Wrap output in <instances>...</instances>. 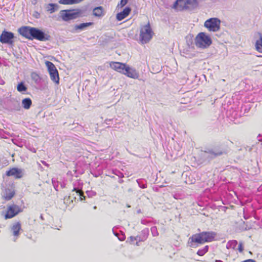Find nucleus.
<instances>
[{
  "mask_svg": "<svg viewBox=\"0 0 262 262\" xmlns=\"http://www.w3.org/2000/svg\"><path fill=\"white\" fill-rule=\"evenodd\" d=\"M131 12V8L129 7H125L123 10L118 13L116 15V18L118 21H121L127 16Z\"/></svg>",
  "mask_w": 262,
  "mask_h": 262,
  "instance_id": "18",
  "label": "nucleus"
},
{
  "mask_svg": "<svg viewBox=\"0 0 262 262\" xmlns=\"http://www.w3.org/2000/svg\"><path fill=\"white\" fill-rule=\"evenodd\" d=\"M27 86L24 81L19 82L17 85V91L23 94H25V92L27 91Z\"/></svg>",
  "mask_w": 262,
  "mask_h": 262,
  "instance_id": "24",
  "label": "nucleus"
},
{
  "mask_svg": "<svg viewBox=\"0 0 262 262\" xmlns=\"http://www.w3.org/2000/svg\"><path fill=\"white\" fill-rule=\"evenodd\" d=\"M238 250L241 253L243 252V251L244 250L243 243L242 242H239V245L238 246Z\"/></svg>",
  "mask_w": 262,
  "mask_h": 262,
  "instance_id": "34",
  "label": "nucleus"
},
{
  "mask_svg": "<svg viewBox=\"0 0 262 262\" xmlns=\"http://www.w3.org/2000/svg\"><path fill=\"white\" fill-rule=\"evenodd\" d=\"M225 150L220 146H215L204 151L205 158L212 159L225 154Z\"/></svg>",
  "mask_w": 262,
  "mask_h": 262,
  "instance_id": "5",
  "label": "nucleus"
},
{
  "mask_svg": "<svg viewBox=\"0 0 262 262\" xmlns=\"http://www.w3.org/2000/svg\"><path fill=\"white\" fill-rule=\"evenodd\" d=\"M255 48L257 51L262 53V36L261 35L259 39L256 41Z\"/></svg>",
  "mask_w": 262,
  "mask_h": 262,
  "instance_id": "27",
  "label": "nucleus"
},
{
  "mask_svg": "<svg viewBox=\"0 0 262 262\" xmlns=\"http://www.w3.org/2000/svg\"><path fill=\"white\" fill-rule=\"evenodd\" d=\"M140 212H141V210H140V209H139V210H138L137 211V213H140Z\"/></svg>",
  "mask_w": 262,
  "mask_h": 262,
  "instance_id": "55",
  "label": "nucleus"
},
{
  "mask_svg": "<svg viewBox=\"0 0 262 262\" xmlns=\"http://www.w3.org/2000/svg\"><path fill=\"white\" fill-rule=\"evenodd\" d=\"M46 65L48 68L51 79L56 84L59 83V77L58 70L55 65L51 61H46Z\"/></svg>",
  "mask_w": 262,
  "mask_h": 262,
  "instance_id": "7",
  "label": "nucleus"
},
{
  "mask_svg": "<svg viewBox=\"0 0 262 262\" xmlns=\"http://www.w3.org/2000/svg\"><path fill=\"white\" fill-rule=\"evenodd\" d=\"M16 144V143H15ZM17 146H19V147H22L23 146V144L20 142L18 144H17Z\"/></svg>",
  "mask_w": 262,
  "mask_h": 262,
  "instance_id": "45",
  "label": "nucleus"
},
{
  "mask_svg": "<svg viewBox=\"0 0 262 262\" xmlns=\"http://www.w3.org/2000/svg\"><path fill=\"white\" fill-rule=\"evenodd\" d=\"M76 198H60L59 200L60 203H62L63 206L62 207H68L70 208H72L74 204H73L74 200L75 201Z\"/></svg>",
  "mask_w": 262,
  "mask_h": 262,
  "instance_id": "17",
  "label": "nucleus"
},
{
  "mask_svg": "<svg viewBox=\"0 0 262 262\" xmlns=\"http://www.w3.org/2000/svg\"><path fill=\"white\" fill-rule=\"evenodd\" d=\"M50 35L45 33L42 30L37 28H33L31 40L35 39L39 41H46L50 40Z\"/></svg>",
  "mask_w": 262,
  "mask_h": 262,
  "instance_id": "9",
  "label": "nucleus"
},
{
  "mask_svg": "<svg viewBox=\"0 0 262 262\" xmlns=\"http://www.w3.org/2000/svg\"><path fill=\"white\" fill-rule=\"evenodd\" d=\"M128 0H121L120 3L118 4V6H120V7H124L128 2Z\"/></svg>",
  "mask_w": 262,
  "mask_h": 262,
  "instance_id": "35",
  "label": "nucleus"
},
{
  "mask_svg": "<svg viewBox=\"0 0 262 262\" xmlns=\"http://www.w3.org/2000/svg\"><path fill=\"white\" fill-rule=\"evenodd\" d=\"M96 206H94V209H96Z\"/></svg>",
  "mask_w": 262,
  "mask_h": 262,
  "instance_id": "57",
  "label": "nucleus"
},
{
  "mask_svg": "<svg viewBox=\"0 0 262 262\" xmlns=\"http://www.w3.org/2000/svg\"><path fill=\"white\" fill-rule=\"evenodd\" d=\"M118 238L120 241H123L125 239V236L123 234H122L121 236L118 237Z\"/></svg>",
  "mask_w": 262,
  "mask_h": 262,
  "instance_id": "41",
  "label": "nucleus"
},
{
  "mask_svg": "<svg viewBox=\"0 0 262 262\" xmlns=\"http://www.w3.org/2000/svg\"><path fill=\"white\" fill-rule=\"evenodd\" d=\"M40 218L41 220H44V219H43V216H42V214H41V215H40Z\"/></svg>",
  "mask_w": 262,
  "mask_h": 262,
  "instance_id": "51",
  "label": "nucleus"
},
{
  "mask_svg": "<svg viewBox=\"0 0 262 262\" xmlns=\"http://www.w3.org/2000/svg\"><path fill=\"white\" fill-rule=\"evenodd\" d=\"M150 230H151L152 235L154 236H157L158 235L159 233H158V232L157 231V227L156 226L152 227L151 228V229H150Z\"/></svg>",
  "mask_w": 262,
  "mask_h": 262,
  "instance_id": "33",
  "label": "nucleus"
},
{
  "mask_svg": "<svg viewBox=\"0 0 262 262\" xmlns=\"http://www.w3.org/2000/svg\"><path fill=\"white\" fill-rule=\"evenodd\" d=\"M15 194V191L13 187L11 186L10 188L6 189V196H14Z\"/></svg>",
  "mask_w": 262,
  "mask_h": 262,
  "instance_id": "29",
  "label": "nucleus"
},
{
  "mask_svg": "<svg viewBox=\"0 0 262 262\" xmlns=\"http://www.w3.org/2000/svg\"><path fill=\"white\" fill-rule=\"evenodd\" d=\"M21 211L22 210L18 205L15 204L10 205L7 207L5 218V219H11Z\"/></svg>",
  "mask_w": 262,
  "mask_h": 262,
  "instance_id": "12",
  "label": "nucleus"
},
{
  "mask_svg": "<svg viewBox=\"0 0 262 262\" xmlns=\"http://www.w3.org/2000/svg\"><path fill=\"white\" fill-rule=\"evenodd\" d=\"M111 121V119H110V120L106 119V120H105V122L107 124H109V123H107V121Z\"/></svg>",
  "mask_w": 262,
  "mask_h": 262,
  "instance_id": "48",
  "label": "nucleus"
},
{
  "mask_svg": "<svg viewBox=\"0 0 262 262\" xmlns=\"http://www.w3.org/2000/svg\"><path fill=\"white\" fill-rule=\"evenodd\" d=\"M1 138H5L4 136L2 134V129H1Z\"/></svg>",
  "mask_w": 262,
  "mask_h": 262,
  "instance_id": "47",
  "label": "nucleus"
},
{
  "mask_svg": "<svg viewBox=\"0 0 262 262\" xmlns=\"http://www.w3.org/2000/svg\"><path fill=\"white\" fill-rule=\"evenodd\" d=\"M59 184H60V187L61 188H64L65 187V184L63 182H60Z\"/></svg>",
  "mask_w": 262,
  "mask_h": 262,
  "instance_id": "43",
  "label": "nucleus"
},
{
  "mask_svg": "<svg viewBox=\"0 0 262 262\" xmlns=\"http://www.w3.org/2000/svg\"><path fill=\"white\" fill-rule=\"evenodd\" d=\"M141 224H142L143 225H146V224H147L148 222L147 220H145V219H142L141 221Z\"/></svg>",
  "mask_w": 262,
  "mask_h": 262,
  "instance_id": "38",
  "label": "nucleus"
},
{
  "mask_svg": "<svg viewBox=\"0 0 262 262\" xmlns=\"http://www.w3.org/2000/svg\"><path fill=\"white\" fill-rule=\"evenodd\" d=\"M9 107L12 111H19L21 108L19 101L14 99H11L10 102Z\"/></svg>",
  "mask_w": 262,
  "mask_h": 262,
  "instance_id": "20",
  "label": "nucleus"
},
{
  "mask_svg": "<svg viewBox=\"0 0 262 262\" xmlns=\"http://www.w3.org/2000/svg\"><path fill=\"white\" fill-rule=\"evenodd\" d=\"M33 28V27L29 26L21 27L19 28L18 32L20 35L26 38L31 39Z\"/></svg>",
  "mask_w": 262,
  "mask_h": 262,
  "instance_id": "13",
  "label": "nucleus"
},
{
  "mask_svg": "<svg viewBox=\"0 0 262 262\" xmlns=\"http://www.w3.org/2000/svg\"><path fill=\"white\" fill-rule=\"evenodd\" d=\"M52 183L53 184V185H54V187L55 188V189L56 190H58V184H59V182H57V185H56V183L52 180Z\"/></svg>",
  "mask_w": 262,
  "mask_h": 262,
  "instance_id": "37",
  "label": "nucleus"
},
{
  "mask_svg": "<svg viewBox=\"0 0 262 262\" xmlns=\"http://www.w3.org/2000/svg\"><path fill=\"white\" fill-rule=\"evenodd\" d=\"M215 262H223V261L220 260H216Z\"/></svg>",
  "mask_w": 262,
  "mask_h": 262,
  "instance_id": "52",
  "label": "nucleus"
},
{
  "mask_svg": "<svg viewBox=\"0 0 262 262\" xmlns=\"http://www.w3.org/2000/svg\"><path fill=\"white\" fill-rule=\"evenodd\" d=\"M149 235V229L148 228H145L142 230L140 234L135 237L136 241L139 242H144L145 241Z\"/></svg>",
  "mask_w": 262,
  "mask_h": 262,
  "instance_id": "19",
  "label": "nucleus"
},
{
  "mask_svg": "<svg viewBox=\"0 0 262 262\" xmlns=\"http://www.w3.org/2000/svg\"><path fill=\"white\" fill-rule=\"evenodd\" d=\"M135 237H133V236H130V238L131 239L132 241H135L136 239H135Z\"/></svg>",
  "mask_w": 262,
  "mask_h": 262,
  "instance_id": "46",
  "label": "nucleus"
},
{
  "mask_svg": "<svg viewBox=\"0 0 262 262\" xmlns=\"http://www.w3.org/2000/svg\"><path fill=\"white\" fill-rule=\"evenodd\" d=\"M73 190L75 191L76 192L77 194L78 195H79V196H82V197L85 196L83 195V192H82V191L81 190V189H80L79 188L74 187Z\"/></svg>",
  "mask_w": 262,
  "mask_h": 262,
  "instance_id": "32",
  "label": "nucleus"
},
{
  "mask_svg": "<svg viewBox=\"0 0 262 262\" xmlns=\"http://www.w3.org/2000/svg\"><path fill=\"white\" fill-rule=\"evenodd\" d=\"M31 77L35 84H39L41 82V77L36 72L32 73L31 74Z\"/></svg>",
  "mask_w": 262,
  "mask_h": 262,
  "instance_id": "26",
  "label": "nucleus"
},
{
  "mask_svg": "<svg viewBox=\"0 0 262 262\" xmlns=\"http://www.w3.org/2000/svg\"><path fill=\"white\" fill-rule=\"evenodd\" d=\"M93 24V23L92 22H89V23H81L79 25H76L74 26V30L75 31H77L78 30L82 31L86 29L88 27H89L90 26H92Z\"/></svg>",
  "mask_w": 262,
  "mask_h": 262,
  "instance_id": "23",
  "label": "nucleus"
},
{
  "mask_svg": "<svg viewBox=\"0 0 262 262\" xmlns=\"http://www.w3.org/2000/svg\"><path fill=\"white\" fill-rule=\"evenodd\" d=\"M12 198L9 197V198H5L6 200L8 201L10 200Z\"/></svg>",
  "mask_w": 262,
  "mask_h": 262,
  "instance_id": "49",
  "label": "nucleus"
},
{
  "mask_svg": "<svg viewBox=\"0 0 262 262\" xmlns=\"http://www.w3.org/2000/svg\"><path fill=\"white\" fill-rule=\"evenodd\" d=\"M242 262H256V261L254 259H249L245 260Z\"/></svg>",
  "mask_w": 262,
  "mask_h": 262,
  "instance_id": "42",
  "label": "nucleus"
},
{
  "mask_svg": "<svg viewBox=\"0 0 262 262\" xmlns=\"http://www.w3.org/2000/svg\"><path fill=\"white\" fill-rule=\"evenodd\" d=\"M45 8L47 12L52 14L57 11L59 9V6L57 4L49 3L45 6Z\"/></svg>",
  "mask_w": 262,
  "mask_h": 262,
  "instance_id": "21",
  "label": "nucleus"
},
{
  "mask_svg": "<svg viewBox=\"0 0 262 262\" xmlns=\"http://www.w3.org/2000/svg\"><path fill=\"white\" fill-rule=\"evenodd\" d=\"M4 83H5V82L3 80L1 79V85L4 84Z\"/></svg>",
  "mask_w": 262,
  "mask_h": 262,
  "instance_id": "50",
  "label": "nucleus"
},
{
  "mask_svg": "<svg viewBox=\"0 0 262 262\" xmlns=\"http://www.w3.org/2000/svg\"><path fill=\"white\" fill-rule=\"evenodd\" d=\"M24 169L18 167H11L6 171L3 175V177L4 178L5 176H7L13 177L15 179H20L24 177Z\"/></svg>",
  "mask_w": 262,
  "mask_h": 262,
  "instance_id": "8",
  "label": "nucleus"
},
{
  "mask_svg": "<svg viewBox=\"0 0 262 262\" xmlns=\"http://www.w3.org/2000/svg\"><path fill=\"white\" fill-rule=\"evenodd\" d=\"M123 74L128 77L135 79H138L139 77V73L134 68H130L128 65L126 69H125V71Z\"/></svg>",
  "mask_w": 262,
  "mask_h": 262,
  "instance_id": "16",
  "label": "nucleus"
},
{
  "mask_svg": "<svg viewBox=\"0 0 262 262\" xmlns=\"http://www.w3.org/2000/svg\"><path fill=\"white\" fill-rule=\"evenodd\" d=\"M195 179H190V181L189 182H188V180H187L186 181V182L187 183L193 184L195 183Z\"/></svg>",
  "mask_w": 262,
  "mask_h": 262,
  "instance_id": "40",
  "label": "nucleus"
},
{
  "mask_svg": "<svg viewBox=\"0 0 262 262\" xmlns=\"http://www.w3.org/2000/svg\"><path fill=\"white\" fill-rule=\"evenodd\" d=\"M137 182L139 186L142 188H145L147 186L146 181L144 179H138L137 180Z\"/></svg>",
  "mask_w": 262,
  "mask_h": 262,
  "instance_id": "30",
  "label": "nucleus"
},
{
  "mask_svg": "<svg viewBox=\"0 0 262 262\" xmlns=\"http://www.w3.org/2000/svg\"><path fill=\"white\" fill-rule=\"evenodd\" d=\"M21 224L20 222H16L12 224L11 230L12 232L14 237L13 241L15 242L17 237L20 234V230H21Z\"/></svg>",
  "mask_w": 262,
  "mask_h": 262,
  "instance_id": "14",
  "label": "nucleus"
},
{
  "mask_svg": "<svg viewBox=\"0 0 262 262\" xmlns=\"http://www.w3.org/2000/svg\"><path fill=\"white\" fill-rule=\"evenodd\" d=\"M32 151L34 152H36V150L34 148H33V149L32 150Z\"/></svg>",
  "mask_w": 262,
  "mask_h": 262,
  "instance_id": "54",
  "label": "nucleus"
},
{
  "mask_svg": "<svg viewBox=\"0 0 262 262\" xmlns=\"http://www.w3.org/2000/svg\"><path fill=\"white\" fill-rule=\"evenodd\" d=\"M114 234L116 236H118V235L116 233H114Z\"/></svg>",
  "mask_w": 262,
  "mask_h": 262,
  "instance_id": "56",
  "label": "nucleus"
},
{
  "mask_svg": "<svg viewBox=\"0 0 262 262\" xmlns=\"http://www.w3.org/2000/svg\"><path fill=\"white\" fill-rule=\"evenodd\" d=\"M116 175L118 176L119 178L123 177V174L120 172L119 171H117V172L114 173Z\"/></svg>",
  "mask_w": 262,
  "mask_h": 262,
  "instance_id": "36",
  "label": "nucleus"
},
{
  "mask_svg": "<svg viewBox=\"0 0 262 262\" xmlns=\"http://www.w3.org/2000/svg\"><path fill=\"white\" fill-rule=\"evenodd\" d=\"M32 103V100L29 98H26L22 100V106L26 110L29 109Z\"/></svg>",
  "mask_w": 262,
  "mask_h": 262,
  "instance_id": "25",
  "label": "nucleus"
},
{
  "mask_svg": "<svg viewBox=\"0 0 262 262\" xmlns=\"http://www.w3.org/2000/svg\"><path fill=\"white\" fill-rule=\"evenodd\" d=\"M216 233L213 231H204L200 233L193 235L189 238L188 244L189 246L192 247L193 243L204 244L206 242H211L214 240Z\"/></svg>",
  "mask_w": 262,
  "mask_h": 262,
  "instance_id": "1",
  "label": "nucleus"
},
{
  "mask_svg": "<svg viewBox=\"0 0 262 262\" xmlns=\"http://www.w3.org/2000/svg\"><path fill=\"white\" fill-rule=\"evenodd\" d=\"M82 11L79 9H67L61 10L59 12L60 17L64 21H69L80 16Z\"/></svg>",
  "mask_w": 262,
  "mask_h": 262,
  "instance_id": "2",
  "label": "nucleus"
},
{
  "mask_svg": "<svg viewBox=\"0 0 262 262\" xmlns=\"http://www.w3.org/2000/svg\"><path fill=\"white\" fill-rule=\"evenodd\" d=\"M221 22L218 18L212 17L205 21L204 27L209 31L217 32L220 29Z\"/></svg>",
  "mask_w": 262,
  "mask_h": 262,
  "instance_id": "6",
  "label": "nucleus"
},
{
  "mask_svg": "<svg viewBox=\"0 0 262 262\" xmlns=\"http://www.w3.org/2000/svg\"><path fill=\"white\" fill-rule=\"evenodd\" d=\"M257 139L259 141L262 142V133L258 135Z\"/></svg>",
  "mask_w": 262,
  "mask_h": 262,
  "instance_id": "39",
  "label": "nucleus"
},
{
  "mask_svg": "<svg viewBox=\"0 0 262 262\" xmlns=\"http://www.w3.org/2000/svg\"><path fill=\"white\" fill-rule=\"evenodd\" d=\"M179 6L185 9L189 7L195 8L198 7V3L196 0H177L174 3L173 7L176 8Z\"/></svg>",
  "mask_w": 262,
  "mask_h": 262,
  "instance_id": "10",
  "label": "nucleus"
},
{
  "mask_svg": "<svg viewBox=\"0 0 262 262\" xmlns=\"http://www.w3.org/2000/svg\"><path fill=\"white\" fill-rule=\"evenodd\" d=\"M15 36L14 33L4 30L1 33V43L7 44L8 45H13L14 42Z\"/></svg>",
  "mask_w": 262,
  "mask_h": 262,
  "instance_id": "11",
  "label": "nucleus"
},
{
  "mask_svg": "<svg viewBox=\"0 0 262 262\" xmlns=\"http://www.w3.org/2000/svg\"><path fill=\"white\" fill-rule=\"evenodd\" d=\"M110 65L112 69L122 74H124L125 69H126L127 66L125 63L119 62H111Z\"/></svg>",
  "mask_w": 262,
  "mask_h": 262,
  "instance_id": "15",
  "label": "nucleus"
},
{
  "mask_svg": "<svg viewBox=\"0 0 262 262\" xmlns=\"http://www.w3.org/2000/svg\"><path fill=\"white\" fill-rule=\"evenodd\" d=\"M153 32L150 28V24L142 27L140 29V40L142 44L148 42L152 38Z\"/></svg>",
  "mask_w": 262,
  "mask_h": 262,
  "instance_id": "4",
  "label": "nucleus"
},
{
  "mask_svg": "<svg viewBox=\"0 0 262 262\" xmlns=\"http://www.w3.org/2000/svg\"><path fill=\"white\" fill-rule=\"evenodd\" d=\"M209 249L208 246H205L203 249H199L197 252V254L200 256H203L208 252Z\"/></svg>",
  "mask_w": 262,
  "mask_h": 262,
  "instance_id": "31",
  "label": "nucleus"
},
{
  "mask_svg": "<svg viewBox=\"0 0 262 262\" xmlns=\"http://www.w3.org/2000/svg\"><path fill=\"white\" fill-rule=\"evenodd\" d=\"M93 14L96 17L103 16L104 15L103 8L102 6L95 7L93 10Z\"/></svg>",
  "mask_w": 262,
  "mask_h": 262,
  "instance_id": "22",
  "label": "nucleus"
},
{
  "mask_svg": "<svg viewBox=\"0 0 262 262\" xmlns=\"http://www.w3.org/2000/svg\"><path fill=\"white\" fill-rule=\"evenodd\" d=\"M42 163L44 164V165H47L46 162L45 161H42Z\"/></svg>",
  "mask_w": 262,
  "mask_h": 262,
  "instance_id": "53",
  "label": "nucleus"
},
{
  "mask_svg": "<svg viewBox=\"0 0 262 262\" xmlns=\"http://www.w3.org/2000/svg\"><path fill=\"white\" fill-rule=\"evenodd\" d=\"M237 241L236 240H231L227 242L226 245V248L228 249H234L235 247L237 245Z\"/></svg>",
  "mask_w": 262,
  "mask_h": 262,
  "instance_id": "28",
  "label": "nucleus"
},
{
  "mask_svg": "<svg viewBox=\"0 0 262 262\" xmlns=\"http://www.w3.org/2000/svg\"><path fill=\"white\" fill-rule=\"evenodd\" d=\"M85 198H79L78 201H82L83 200H85Z\"/></svg>",
  "mask_w": 262,
  "mask_h": 262,
  "instance_id": "44",
  "label": "nucleus"
},
{
  "mask_svg": "<svg viewBox=\"0 0 262 262\" xmlns=\"http://www.w3.org/2000/svg\"><path fill=\"white\" fill-rule=\"evenodd\" d=\"M195 43L198 47L205 49L211 45L212 39L206 33L200 32L195 37Z\"/></svg>",
  "mask_w": 262,
  "mask_h": 262,
  "instance_id": "3",
  "label": "nucleus"
}]
</instances>
